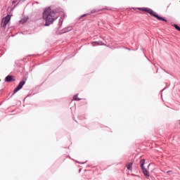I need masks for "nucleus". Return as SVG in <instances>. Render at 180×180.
<instances>
[{"mask_svg": "<svg viewBox=\"0 0 180 180\" xmlns=\"http://www.w3.org/2000/svg\"><path fill=\"white\" fill-rule=\"evenodd\" d=\"M87 14H84L83 15L81 16V18H85V16H86Z\"/></svg>", "mask_w": 180, "mask_h": 180, "instance_id": "f8f14e48", "label": "nucleus"}, {"mask_svg": "<svg viewBox=\"0 0 180 180\" xmlns=\"http://www.w3.org/2000/svg\"><path fill=\"white\" fill-rule=\"evenodd\" d=\"M26 82L25 81H21L18 86L14 89L13 94H16V92L20 91V89H22V88H23V85L25 84Z\"/></svg>", "mask_w": 180, "mask_h": 180, "instance_id": "39448f33", "label": "nucleus"}, {"mask_svg": "<svg viewBox=\"0 0 180 180\" xmlns=\"http://www.w3.org/2000/svg\"><path fill=\"white\" fill-rule=\"evenodd\" d=\"M57 18H58V15H57V13L54 10H52L51 8H47L44 10L43 19L46 20L45 26H50Z\"/></svg>", "mask_w": 180, "mask_h": 180, "instance_id": "f257e3e1", "label": "nucleus"}, {"mask_svg": "<svg viewBox=\"0 0 180 180\" xmlns=\"http://www.w3.org/2000/svg\"><path fill=\"white\" fill-rule=\"evenodd\" d=\"M6 82H12L13 81H15V79H13V76H7L5 79Z\"/></svg>", "mask_w": 180, "mask_h": 180, "instance_id": "423d86ee", "label": "nucleus"}, {"mask_svg": "<svg viewBox=\"0 0 180 180\" xmlns=\"http://www.w3.org/2000/svg\"><path fill=\"white\" fill-rule=\"evenodd\" d=\"M139 11H142L143 12H147V13H150L151 16H153L154 18H156L158 20H162V22H168L167 20H165L162 17H160L158 15L157 13L154 12L150 8H138Z\"/></svg>", "mask_w": 180, "mask_h": 180, "instance_id": "f03ea898", "label": "nucleus"}, {"mask_svg": "<svg viewBox=\"0 0 180 180\" xmlns=\"http://www.w3.org/2000/svg\"><path fill=\"white\" fill-rule=\"evenodd\" d=\"M10 20H11V15H8L6 18L2 19L1 27H5L8 25V23H9Z\"/></svg>", "mask_w": 180, "mask_h": 180, "instance_id": "20e7f679", "label": "nucleus"}, {"mask_svg": "<svg viewBox=\"0 0 180 180\" xmlns=\"http://www.w3.org/2000/svg\"><path fill=\"white\" fill-rule=\"evenodd\" d=\"M167 174H172V171L169 170L167 172Z\"/></svg>", "mask_w": 180, "mask_h": 180, "instance_id": "9b49d317", "label": "nucleus"}, {"mask_svg": "<svg viewBox=\"0 0 180 180\" xmlns=\"http://www.w3.org/2000/svg\"><path fill=\"white\" fill-rule=\"evenodd\" d=\"M141 168L143 171V175H145V176H148V178L150 176V174L148 173V171L147 170L146 168L144 167V165L146 164V160L142 159L141 160Z\"/></svg>", "mask_w": 180, "mask_h": 180, "instance_id": "7ed1b4c3", "label": "nucleus"}, {"mask_svg": "<svg viewBox=\"0 0 180 180\" xmlns=\"http://www.w3.org/2000/svg\"><path fill=\"white\" fill-rule=\"evenodd\" d=\"M132 167H133V163L132 162H129V163L127 164V168L129 171H131Z\"/></svg>", "mask_w": 180, "mask_h": 180, "instance_id": "0eeeda50", "label": "nucleus"}, {"mask_svg": "<svg viewBox=\"0 0 180 180\" xmlns=\"http://www.w3.org/2000/svg\"><path fill=\"white\" fill-rule=\"evenodd\" d=\"M27 19L26 18L25 20H24V21H23V20H22L20 22H22V23H25V22H27Z\"/></svg>", "mask_w": 180, "mask_h": 180, "instance_id": "9d476101", "label": "nucleus"}, {"mask_svg": "<svg viewBox=\"0 0 180 180\" xmlns=\"http://www.w3.org/2000/svg\"><path fill=\"white\" fill-rule=\"evenodd\" d=\"M75 101H81V98H78V95H75L73 97Z\"/></svg>", "mask_w": 180, "mask_h": 180, "instance_id": "6e6552de", "label": "nucleus"}, {"mask_svg": "<svg viewBox=\"0 0 180 180\" xmlns=\"http://www.w3.org/2000/svg\"><path fill=\"white\" fill-rule=\"evenodd\" d=\"M169 8V5L167 6V9Z\"/></svg>", "mask_w": 180, "mask_h": 180, "instance_id": "ddd939ff", "label": "nucleus"}, {"mask_svg": "<svg viewBox=\"0 0 180 180\" xmlns=\"http://www.w3.org/2000/svg\"><path fill=\"white\" fill-rule=\"evenodd\" d=\"M174 27H175V29H176V30H178L179 32H180V27H179V26H178V25H174Z\"/></svg>", "mask_w": 180, "mask_h": 180, "instance_id": "1a4fd4ad", "label": "nucleus"}]
</instances>
